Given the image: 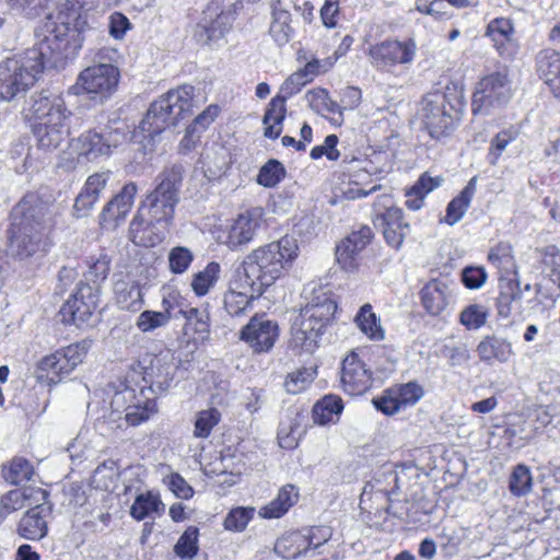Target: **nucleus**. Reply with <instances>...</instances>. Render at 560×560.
Instances as JSON below:
<instances>
[{"label": "nucleus", "instance_id": "obj_1", "mask_svg": "<svg viewBox=\"0 0 560 560\" xmlns=\"http://www.w3.org/2000/svg\"><path fill=\"white\" fill-rule=\"evenodd\" d=\"M54 206L37 192H27L11 210L7 230L9 255L20 261L45 255L51 246Z\"/></svg>", "mask_w": 560, "mask_h": 560}, {"label": "nucleus", "instance_id": "obj_2", "mask_svg": "<svg viewBox=\"0 0 560 560\" xmlns=\"http://www.w3.org/2000/svg\"><path fill=\"white\" fill-rule=\"evenodd\" d=\"M61 58L42 38L34 47L0 62V100L11 101L26 92L46 63H56Z\"/></svg>", "mask_w": 560, "mask_h": 560}, {"label": "nucleus", "instance_id": "obj_3", "mask_svg": "<svg viewBox=\"0 0 560 560\" xmlns=\"http://www.w3.org/2000/svg\"><path fill=\"white\" fill-rule=\"evenodd\" d=\"M298 252L296 240L285 235L252 250L235 270L265 291L281 277L285 267L298 257Z\"/></svg>", "mask_w": 560, "mask_h": 560}, {"label": "nucleus", "instance_id": "obj_4", "mask_svg": "<svg viewBox=\"0 0 560 560\" xmlns=\"http://www.w3.org/2000/svg\"><path fill=\"white\" fill-rule=\"evenodd\" d=\"M28 112L36 119L32 130L38 148L48 152L58 149L69 135L71 116L63 97L49 90L34 93Z\"/></svg>", "mask_w": 560, "mask_h": 560}, {"label": "nucleus", "instance_id": "obj_5", "mask_svg": "<svg viewBox=\"0 0 560 560\" xmlns=\"http://www.w3.org/2000/svg\"><path fill=\"white\" fill-rule=\"evenodd\" d=\"M337 302L329 291L314 289L310 301L301 308L291 328V343L304 352L312 353L319 339L332 323Z\"/></svg>", "mask_w": 560, "mask_h": 560}, {"label": "nucleus", "instance_id": "obj_6", "mask_svg": "<svg viewBox=\"0 0 560 560\" xmlns=\"http://www.w3.org/2000/svg\"><path fill=\"white\" fill-rule=\"evenodd\" d=\"M194 92V86L185 84L160 96L150 105L139 130L145 138L153 140L166 128L190 116L194 107H197Z\"/></svg>", "mask_w": 560, "mask_h": 560}, {"label": "nucleus", "instance_id": "obj_7", "mask_svg": "<svg viewBox=\"0 0 560 560\" xmlns=\"http://www.w3.org/2000/svg\"><path fill=\"white\" fill-rule=\"evenodd\" d=\"M117 55L116 49L107 47L100 49L95 62L79 73L69 93L79 95L82 92L100 103L112 97L120 80L119 68L114 63Z\"/></svg>", "mask_w": 560, "mask_h": 560}, {"label": "nucleus", "instance_id": "obj_8", "mask_svg": "<svg viewBox=\"0 0 560 560\" xmlns=\"http://www.w3.org/2000/svg\"><path fill=\"white\" fill-rule=\"evenodd\" d=\"M96 0H66L56 19L48 16L43 27V39L52 47L55 54L65 56L70 37L80 34L88 26V13Z\"/></svg>", "mask_w": 560, "mask_h": 560}, {"label": "nucleus", "instance_id": "obj_9", "mask_svg": "<svg viewBox=\"0 0 560 560\" xmlns=\"http://www.w3.org/2000/svg\"><path fill=\"white\" fill-rule=\"evenodd\" d=\"M184 173L185 168L182 164L165 167L156 176L155 188L147 196L139 210L145 212L155 222L170 225L179 202Z\"/></svg>", "mask_w": 560, "mask_h": 560}, {"label": "nucleus", "instance_id": "obj_10", "mask_svg": "<svg viewBox=\"0 0 560 560\" xmlns=\"http://www.w3.org/2000/svg\"><path fill=\"white\" fill-rule=\"evenodd\" d=\"M92 340L83 339L43 358L37 365V378L56 385L68 376L88 354Z\"/></svg>", "mask_w": 560, "mask_h": 560}, {"label": "nucleus", "instance_id": "obj_11", "mask_svg": "<svg viewBox=\"0 0 560 560\" xmlns=\"http://www.w3.org/2000/svg\"><path fill=\"white\" fill-rule=\"evenodd\" d=\"M459 102L453 104L447 95L436 91L427 94L421 103V117L430 136L440 139L448 136L459 119Z\"/></svg>", "mask_w": 560, "mask_h": 560}, {"label": "nucleus", "instance_id": "obj_12", "mask_svg": "<svg viewBox=\"0 0 560 560\" xmlns=\"http://www.w3.org/2000/svg\"><path fill=\"white\" fill-rule=\"evenodd\" d=\"M512 97V86L505 71H495L485 75L477 83L471 98V112L477 115H490L504 107Z\"/></svg>", "mask_w": 560, "mask_h": 560}, {"label": "nucleus", "instance_id": "obj_13", "mask_svg": "<svg viewBox=\"0 0 560 560\" xmlns=\"http://www.w3.org/2000/svg\"><path fill=\"white\" fill-rule=\"evenodd\" d=\"M235 3L223 9L219 0L210 2L203 11V16L197 24L195 37L199 43L209 44L222 38L232 27Z\"/></svg>", "mask_w": 560, "mask_h": 560}, {"label": "nucleus", "instance_id": "obj_14", "mask_svg": "<svg viewBox=\"0 0 560 560\" xmlns=\"http://www.w3.org/2000/svg\"><path fill=\"white\" fill-rule=\"evenodd\" d=\"M98 289L90 283H80L77 292L61 306V322L81 327L88 324L97 307Z\"/></svg>", "mask_w": 560, "mask_h": 560}, {"label": "nucleus", "instance_id": "obj_15", "mask_svg": "<svg viewBox=\"0 0 560 560\" xmlns=\"http://www.w3.org/2000/svg\"><path fill=\"white\" fill-rule=\"evenodd\" d=\"M264 291L250 283L236 270L228 282V290L223 295L224 310L232 317L242 316L252 307V302Z\"/></svg>", "mask_w": 560, "mask_h": 560}, {"label": "nucleus", "instance_id": "obj_16", "mask_svg": "<svg viewBox=\"0 0 560 560\" xmlns=\"http://www.w3.org/2000/svg\"><path fill=\"white\" fill-rule=\"evenodd\" d=\"M124 133L109 127L102 131L88 130L77 139V149L80 156L94 161L100 156L109 155L112 149L118 147Z\"/></svg>", "mask_w": 560, "mask_h": 560}, {"label": "nucleus", "instance_id": "obj_17", "mask_svg": "<svg viewBox=\"0 0 560 560\" xmlns=\"http://www.w3.org/2000/svg\"><path fill=\"white\" fill-rule=\"evenodd\" d=\"M278 336V324L267 318L265 314L253 316L240 331V339L257 353L270 351Z\"/></svg>", "mask_w": 560, "mask_h": 560}, {"label": "nucleus", "instance_id": "obj_18", "mask_svg": "<svg viewBox=\"0 0 560 560\" xmlns=\"http://www.w3.org/2000/svg\"><path fill=\"white\" fill-rule=\"evenodd\" d=\"M176 370L174 355L170 350L151 358L143 373V381L149 384L148 390L158 395L165 394L172 386Z\"/></svg>", "mask_w": 560, "mask_h": 560}, {"label": "nucleus", "instance_id": "obj_19", "mask_svg": "<svg viewBox=\"0 0 560 560\" xmlns=\"http://www.w3.org/2000/svg\"><path fill=\"white\" fill-rule=\"evenodd\" d=\"M33 505L21 517L16 532L24 539L39 540L47 535L48 518L52 513V504L48 499H44L34 502Z\"/></svg>", "mask_w": 560, "mask_h": 560}, {"label": "nucleus", "instance_id": "obj_20", "mask_svg": "<svg viewBox=\"0 0 560 560\" xmlns=\"http://www.w3.org/2000/svg\"><path fill=\"white\" fill-rule=\"evenodd\" d=\"M262 217L264 210L260 207L240 213L228 229L225 244L231 249H237L252 242L261 224Z\"/></svg>", "mask_w": 560, "mask_h": 560}, {"label": "nucleus", "instance_id": "obj_21", "mask_svg": "<svg viewBox=\"0 0 560 560\" xmlns=\"http://www.w3.org/2000/svg\"><path fill=\"white\" fill-rule=\"evenodd\" d=\"M415 52L416 44L411 39L407 42L385 40L371 46L369 49L372 63L376 67L409 63L412 61Z\"/></svg>", "mask_w": 560, "mask_h": 560}, {"label": "nucleus", "instance_id": "obj_22", "mask_svg": "<svg viewBox=\"0 0 560 560\" xmlns=\"http://www.w3.org/2000/svg\"><path fill=\"white\" fill-rule=\"evenodd\" d=\"M386 210L375 215L373 224L381 230L386 243L395 249L400 248L410 232V225L404 219V212L398 207L385 205Z\"/></svg>", "mask_w": 560, "mask_h": 560}, {"label": "nucleus", "instance_id": "obj_23", "mask_svg": "<svg viewBox=\"0 0 560 560\" xmlns=\"http://www.w3.org/2000/svg\"><path fill=\"white\" fill-rule=\"evenodd\" d=\"M138 187L135 183L126 184L104 207L100 214V224L104 229H115L130 212Z\"/></svg>", "mask_w": 560, "mask_h": 560}, {"label": "nucleus", "instance_id": "obj_24", "mask_svg": "<svg viewBox=\"0 0 560 560\" xmlns=\"http://www.w3.org/2000/svg\"><path fill=\"white\" fill-rule=\"evenodd\" d=\"M301 10L299 0H276L271 4L269 34L278 46L287 45L294 36L290 9Z\"/></svg>", "mask_w": 560, "mask_h": 560}, {"label": "nucleus", "instance_id": "obj_25", "mask_svg": "<svg viewBox=\"0 0 560 560\" xmlns=\"http://www.w3.org/2000/svg\"><path fill=\"white\" fill-rule=\"evenodd\" d=\"M167 228L138 209L129 225V237L138 246L153 247L165 238Z\"/></svg>", "mask_w": 560, "mask_h": 560}, {"label": "nucleus", "instance_id": "obj_26", "mask_svg": "<svg viewBox=\"0 0 560 560\" xmlns=\"http://www.w3.org/2000/svg\"><path fill=\"white\" fill-rule=\"evenodd\" d=\"M374 234L370 226L362 225L353 231L336 248V259L346 271H353L358 267V255L371 243Z\"/></svg>", "mask_w": 560, "mask_h": 560}, {"label": "nucleus", "instance_id": "obj_27", "mask_svg": "<svg viewBox=\"0 0 560 560\" xmlns=\"http://www.w3.org/2000/svg\"><path fill=\"white\" fill-rule=\"evenodd\" d=\"M341 385L351 396L361 395L370 388L371 372L353 351L342 361Z\"/></svg>", "mask_w": 560, "mask_h": 560}, {"label": "nucleus", "instance_id": "obj_28", "mask_svg": "<svg viewBox=\"0 0 560 560\" xmlns=\"http://www.w3.org/2000/svg\"><path fill=\"white\" fill-rule=\"evenodd\" d=\"M110 171L98 172L90 175L85 184L77 196L73 205V215L84 218L98 200L102 191L105 189L109 178Z\"/></svg>", "mask_w": 560, "mask_h": 560}, {"label": "nucleus", "instance_id": "obj_29", "mask_svg": "<svg viewBox=\"0 0 560 560\" xmlns=\"http://www.w3.org/2000/svg\"><path fill=\"white\" fill-rule=\"evenodd\" d=\"M49 493L42 488L13 489L0 497V524L12 513L48 499Z\"/></svg>", "mask_w": 560, "mask_h": 560}, {"label": "nucleus", "instance_id": "obj_30", "mask_svg": "<svg viewBox=\"0 0 560 560\" xmlns=\"http://www.w3.org/2000/svg\"><path fill=\"white\" fill-rule=\"evenodd\" d=\"M420 294L423 307L433 316L440 315L453 301V289L445 280H431L422 288Z\"/></svg>", "mask_w": 560, "mask_h": 560}, {"label": "nucleus", "instance_id": "obj_31", "mask_svg": "<svg viewBox=\"0 0 560 560\" xmlns=\"http://www.w3.org/2000/svg\"><path fill=\"white\" fill-rule=\"evenodd\" d=\"M486 35L491 38L501 57H514L517 51V45L513 38L514 26L510 19L497 18L490 21Z\"/></svg>", "mask_w": 560, "mask_h": 560}, {"label": "nucleus", "instance_id": "obj_32", "mask_svg": "<svg viewBox=\"0 0 560 560\" xmlns=\"http://www.w3.org/2000/svg\"><path fill=\"white\" fill-rule=\"evenodd\" d=\"M536 71L553 96L560 98V52L550 48L540 50L536 56Z\"/></svg>", "mask_w": 560, "mask_h": 560}, {"label": "nucleus", "instance_id": "obj_33", "mask_svg": "<svg viewBox=\"0 0 560 560\" xmlns=\"http://www.w3.org/2000/svg\"><path fill=\"white\" fill-rule=\"evenodd\" d=\"M518 275L506 277L503 273L499 278V295L497 298V310L499 316L508 318L513 311L514 304L522 300V290Z\"/></svg>", "mask_w": 560, "mask_h": 560}, {"label": "nucleus", "instance_id": "obj_34", "mask_svg": "<svg viewBox=\"0 0 560 560\" xmlns=\"http://www.w3.org/2000/svg\"><path fill=\"white\" fill-rule=\"evenodd\" d=\"M479 359L491 364L493 360L499 362H508L513 354L512 346L505 339L497 336L485 337L476 349Z\"/></svg>", "mask_w": 560, "mask_h": 560}, {"label": "nucleus", "instance_id": "obj_35", "mask_svg": "<svg viewBox=\"0 0 560 560\" xmlns=\"http://www.w3.org/2000/svg\"><path fill=\"white\" fill-rule=\"evenodd\" d=\"M476 187H477V176H474L469 179L467 185L463 188V190L453 198L447 207H446V213L443 219V221L448 225H454L458 221L462 220V218L467 212L471 200L476 194Z\"/></svg>", "mask_w": 560, "mask_h": 560}, {"label": "nucleus", "instance_id": "obj_36", "mask_svg": "<svg viewBox=\"0 0 560 560\" xmlns=\"http://www.w3.org/2000/svg\"><path fill=\"white\" fill-rule=\"evenodd\" d=\"M299 499V491L293 485L282 487L277 497L260 509L259 515L264 518H279L284 515Z\"/></svg>", "mask_w": 560, "mask_h": 560}, {"label": "nucleus", "instance_id": "obj_37", "mask_svg": "<svg viewBox=\"0 0 560 560\" xmlns=\"http://www.w3.org/2000/svg\"><path fill=\"white\" fill-rule=\"evenodd\" d=\"M443 177H431L428 173L422 174L418 180L407 190L405 202L410 210L417 211L422 208L425 196L441 186Z\"/></svg>", "mask_w": 560, "mask_h": 560}, {"label": "nucleus", "instance_id": "obj_38", "mask_svg": "<svg viewBox=\"0 0 560 560\" xmlns=\"http://www.w3.org/2000/svg\"><path fill=\"white\" fill-rule=\"evenodd\" d=\"M158 412L155 398L145 396V389L141 388L139 396L136 397L133 402L127 408L125 419L130 425H139L149 420Z\"/></svg>", "mask_w": 560, "mask_h": 560}, {"label": "nucleus", "instance_id": "obj_39", "mask_svg": "<svg viewBox=\"0 0 560 560\" xmlns=\"http://www.w3.org/2000/svg\"><path fill=\"white\" fill-rule=\"evenodd\" d=\"M310 550V542L301 532H292L280 537L275 544V551L282 558L295 559Z\"/></svg>", "mask_w": 560, "mask_h": 560}, {"label": "nucleus", "instance_id": "obj_40", "mask_svg": "<svg viewBox=\"0 0 560 560\" xmlns=\"http://www.w3.org/2000/svg\"><path fill=\"white\" fill-rule=\"evenodd\" d=\"M165 505L160 500L158 494L151 491L140 493L136 497L132 505L130 506V515L136 521H142L147 517L161 515L164 512Z\"/></svg>", "mask_w": 560, "mask_h": 560}, {"label": "nucleus", "instance_id": "obj_41", "mask_svg": "<svg viewBox=\"0 0 560 560\" xmlns=\"http://www.w3.org/2000/svg\"><path fill=\"white\" fill-rule=\"evenodd\" d=\"M354 322L360 330L370 339H384V329L382 328L380 319H377L375 313L372 312V306L370 304L361 306L360 311L355 315Z\"/></svg>", "mask_w": 560, "mask_h": 560}, {"label": "nucleus", "instance_id": "obj_42", "mask_svg": "<svg viewBox=\"0 0 560 560\" xmlns=\"http://www.w3.org/2000/svg\"><path fill=\"white\" fill-rule=\"evenodd\" d=\"M343 409L341 398L327 395L322 400L317 401L313 408L314 422L318 424H327L334 421L335 417H338Z\"/></svg>", "mask_w": 560, "mask_h": 560}, {"label": "nucleus", "instance_id": "obj_43", "mask_svg": "<svg viewBox=\"0 0 560 560\" xmlns=\"http://www.w3.org/2000/svg\"><path fill=\"white\" fill-rule=\"evenodd\" d=\"M489 261L498 269L503 271L506 277L518 275L516 265L513 258V249L509 243H499L490 249L488 255Z\"/></svg>", "mask_w": 560, "mask_h": 560}, {"label": "nucleus", "instance_id": "obj_44", "mask_svg": "<svg viewBox=\"0 0 560 560\" xmlns=\"http://www.w3.org/2000/svg\"><path fill=\"white\" fill-rule=\"evenodd\" d=\"M33 474V466L27 459L22 457H15L9 464L2 466V477L11 485L28 481Z\"/></svg>", "mask_w": 560, "mask_h": 560}, {"label": "nucleus", "instance_id": "obj_45", "mask_svg": "<svg viewBox=\"0 0 560 560\" xmlns=\"http://www.w3.org/2000/svg\"><path fill=\"white\" fill-rule=\"evenodd\" d=\"M221 266L215 262H209L203 270L194 275L191 288L198 296L206 295L219 280Z\"/></svg>", "mask_w": 560, "mask_h": 560}, {"label": "nucleus", "instance_id": "obj_46", "mask_svg": "<svg viewBox=\"0 0 560 560\" xmlns=\"http://www.w3.org/2000/svg\"><path fill=\"white\" fill-rule=\"evenodd\" d=\"M533 488V476L528 466L516 465L509 479V490L515 497L527 495Z\"/></svg>", "mask_w": 560, "mask_h": 560}, {"label": "nucleus", "instance_id": "obj_47", "mask_svg": "<svg viewBox=\"0 0 560 560\" xmlns=\"http://www.w3.org/2000/svg\"><path fill=\"white\" fill-rule=\"evenodd\" d=\"M199 530L195 526H189L179 537L174 546L176 556L183 559H192L198 552Z\"/></svg>", "mask_w": 560, "mask_h": 560}, {"label": "nucleus", "instance_id": "obj_48", "mask_svg": "<svg viewBox=\"0 0 560 560\" xmlns=\"http://www.w3.org/2000/svg\"><path fill=\"white\" fill-rule=\"evenodd\" d=\"M365 161L357 158L342 159L341 165L345 173L349 175V183L353 186H365L371 183L372 174L366 167L361 166Z\"/></svg>", "mask_w": 560, "mask_h": 560}, {"label": "nucleus", "instance_id": "obj_49", "mask_svg": "<svg viewBox=\"0 0 560 560\" xmlns=\"http://www.w3.org/2000/svg\"><path fill=\"white\" fill-rule=\"evenodd\" d=\"M221 413L215 408L201 410L196 415L194 436L206 439L220 422Z\"/></svg>", "mask_w": 560, "mask_h": 560}, {"label": "nucleus", "instance_id": "obj_50", "mask_svg": "<svg viewBox=\"0 0 560 560\" xmlns=\"http://www.w3.org/2000/svg\"><path fill=\"white\" fill-rule=\"evenodd\" d=\"M88 265L89 269L85 272V278L93 283V287L97 288V284L108 276L110 259L106 254L101 253L98 256L90 257Z\"/></svg>", "mask_w": 560, "mask_h": 560}, {"label": "nucleus", "instance_id": "obj_51", "mask_svg": "<svg viewBox=\"0 0 560 560\" xmlns=\"http://www.w3.org/2000/svg\"><path fill=\"white\" fill-rule=\"evenodd\" d=\"M285 175V168L278 160H269L259 171L257 182L265 187H273Z\"/></svg>", "mask_w": 560, "mask_h": 560}, {"label": "nucleus", "instance_id": "obj_52", "mask_svg": "<svg viewBox=\"0 0 560 560\" xmlns=\"http://www.w3.org/2000/svg\"><path fill=\"white\" fill-rule=\"evenodd\" d=\"M488 318V310L483 305L470 304L466 306L460 315L459 322L467 329H478L483 326Z\"/></svg>", "mask_w": 560, "mask_h": 560}, {"label": "nucleus", "instance_id": "obj_53", "mask_svg": "<svg viewBox=\"0 0 560 560\" xmlns=\"http://www.w3.org/2000/svg\"><path fill=\"white\" fill-rule=\"evenodd\" d=\"M392 393L396 395L401 408L415 405L424 394L423 388L415 382L393 386Z\"/></svg>", "mask_w": 560, "mask_h": 560}, {"label": "nucleus", "instance_id": "obj_54", "mask_svg": "<svg viewBox=\"0 0 560 560\" xmlns=\"http://www.w3.org/2000/svg\"><path fill=\"white\" fill-rule=\"evenodd\" d=\"M170 319L171 313L167 310L164 312L144 311L137 319V327L142 332H148L165 326Z\"/></svg>", "mask_w": 560, "mask_h": 560}, {"label": "nucleus", "instance_id": "obj_55", "mask_svg": "<svg viewBox=\"0 0 560 560\" xmlns=\"http://www.w3.org/2000/svg\"><path fill=\"white\" fill-rule=\"evenodd\" d=\"M315 370L310 368L299 369L288 374L284 387L290 394H298L306 388V386L314 380Z\"/></svg>", "mask_w": 560, "mask_h": 560}, {"label": "nucleus", "instance_id": "obj_56", "mask_svg": "<svg viewBox=\"0 0 560 560\" xmlns=\"http://www.w3.org/2000/svg\"><path fill=\"white\" fill-rule=\"evenodd\" d=\"M517 136V130L513 128L504 129L494 136V138L491 140L488 154L490 164H497L499 158L506 149L508 144L515 140Z\"/></svg>", "mask_w": 560, "mask_h": 560}, {"label": "nucleus", "instance_id": "obj_57", "mask_svg": "<svg viewBox=\"0 0 560 560\" xmlns=\"http://www.w3.org/2000/svg\"><path fill=\"white\" fill-rule=\"evenodd\" d=\"M117 463L113 459H106L100 464L92 476V483L95 488L107 489L117 476Z\"/></svg>", "mask_w": 560, "mask_h": 560}, {"label": "nucleus", "instance_id": "obj_58", "mask_svg": "<svg viewBox=\"0 0 560 560\" xmlns=\"http://www.w3.org/2000/svg\"><path fill=\"white\" fill-rule=\"evenodd\" d=\"M49 0H8L9 7L23 13L28 19L42 15L47 9Z\"/></svg>", "mask_w": 560, "mask_h": 560}, {"label": "nucleus", "instance_id": "obj_59", "mask_svg": "<svg viewBox=\"0 0 560 560\" xmlns=\"http://www.w3.org/2000/svg\"><path fill=\"white\" fill-rule=\"evenodd\" d=\"M192 259L194 255L187 247H174L168 254L170 269L173 273L180 275L189 268Z\"/></svg>", "mask_w": 560, "mask_h": 560}, {"label": "nucleus", "instance_id": "obj_60", "mask_svg": "<svg viewBox=\"0 0 560 560\" xmlns=\"http://www.w3.org/2000/svg\"><path fill=\"white\" fill-rule=\"evenodd\" d=\"M254 509L236 508L233 509L224 520V527L228 530L242 532L252 520Z\"/></svg>", "mask_w": 560, "mask_h": 560}, {"label": "nucleus", "instance_id": "obj_61", "mask_svg": "<svg viewBox=\"0 0 560 560\" xmlns=\"http://www.w3.org/2000/svg\"><path fill=\"white\" fill-rule=\"evenodd\" d=\"M219 113V107L215 105L208 106L202 113H200L186 129V135L184 137V141L190 135L200 133L205 129L209 127V125L214 120Z\"/></svg>", "mask_w": 560, "mask_h": 560}, {"label": "nucleus", "instance_id": "obj_62", "mask_svg": "<svg viewBox=\"0 0 560 560\" xmlns=\"http://www.w3.org/2000/svg\"><path fill=\"white\" fill-rule=\"evenodd\" d=\"M298 424L281 422L278 429V441L282 448H294L298 445L300 436Z\"/></svg>", "mask_w": 560, "mask_h": 560}, {"label": "nucleus", "instance_id": "obj_63", "mask_svg": "<svg viewBox=\"0 0 560 560\" xmlns=\"http://www.w3.org/2000/svg\"><path fill=\"white\" fill-rule=\"evenodd\" d=\"M285 101L287 96L277 95L273 97L264 115L262 124H269L271 121L283 122L287 112Z\"/></svg>", "mask_w": 560, "mask_h": 560}, {"label": "nucleus", "instance_id": "obj_64", "mask_svg": "<svg viewBox=\"0 0 560 560\" xmlns=\"http://www.w3.org/2000/svg\"><path fill=\"white\" fill-rule=\"evenodd\" d=\"M442 354L448 359L452 366H459L467 363L470 359L468 347L465 343L457 346H444Z\"/></svg>", "mask_w": 560, "mask_h": 560}]
</instances>
